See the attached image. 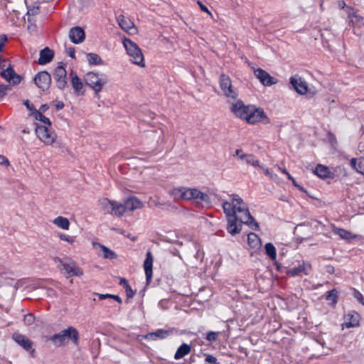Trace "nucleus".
I'll list each match as a JSON object with an SVG mask.
<instances>
[{"label": "nucleus", "mask_w": 364, "mask_h": 364, "mask_svg": "<svg viewBox=\"0 0 364 364\" xmlns=\"http://www.w3.org/2000/svg\"><path fill=\"white\" fill-rule=\"evenodd\" d=\"M222 206L228 222L227 230L230 235L240 233L242 224L254 230L259 228L258 223L250 215L247 205L239 195H229V200H223Z\"/></svg>", "instance_id": "obj_1"}, {"label": "nucleus", "mask_w": 364, "mask_h": 364, "mask_svg": "<svg viewBox=\"0 0 364 364\" xmlns=\"http://www.w3.org/2000/svg\"><path fill=\"white\" fill-rule=\"evenodd\" d=\"M230 110L237 117L245 119L250 124L260 122L265 116L263 109L252 105H245L240 100L232 104Z\"/></svg>", "instance_id": "obj_2"}, {"label": "nucleus", "mask_w": 364, "mask_h": 364, "mask_svg": "<svg viewBox=\"0 0 364 364\" xmlns=\"http://www.w3.org/2000/svg\"><path fill=\"white\" fill-rule=\"evenodd\" d=\"M122 44L129 56L130 61L141 68H144L146 65L144 57L138 45L127 38L122 40Z\"/></svg>", "instance_id": "obj_3"}, {"label": "nucleus", "mask_w": 364, "mask_h": 364, "mask_svg": "<svg viewBox=\"0 0 364 364\" xmlns=\"http://www.w3.org/2000/svg\"><path fill=\"white\" fill-rule=\"evenodd\" d=\"M84 80L86 85L92 88L95 95H97L103 87L107 84L108 77L102 73L89 72L85 75Z\"/></svg>", "instance_id": "obj_4"}, {"label": "nucleus", "mask_w": 364, "mask_h": 364, "mask_svg": "<svg viewBox=\"0 0 364 364\" xmlns=\"http://www.w3.org/2000/svg\"><path fill=\"white\" fill-rule=\"evenodd\" d=\"M0 75L13 85L19 84L21 80V77L16 73L7 59H0Z\"/></svg>", "instance_id": "obj_5"}, {"label": "nucleus", "mask_w": 364, "mask_h": 364, "mask_svg": "<svg viewBox=\"0 0 364 364\" xmlns=\"http://www.w3.org/2000/svg\"><path fill=\"white\" fill-rule=\"evenodd\" d=\"M66 340H71L75 345L78 343L79 333L75 328L70 326L51 337V341L59 346L63 345Z\"/></svg>", "instance_id": "obj_6"}, {"label": "nucleus", "mask_w": 364, "mask_h": 364, "mask_svg": "<svg viewBox=\"0 0 364 364\" xmlns=\"http://www.w3.org/2000/svg\"><path fill=\"white\" fill-rule=\"evenodd\" d=\"M220 87L223 94L228 99L235 100L238 96V90L232 83L230 77L225 75H220Z\"/></svg>", "instance_id": "obj_7"}, {"label": "nucleus", "mask_w": 364, "mask_h": 364, "mask_svg": "<svg viewBox=\"0 0 364 364\" xmlns=\"http://www.w3.org/2000/svg\"><path fill=\"white\" fill-rule=\"evenodd\" d=\"M57 261L60 263L61 270H64L68 277H80L83 274V271L76 264L75 262L70 257L63 259L58 258Z\"/></svg>", "instance_id": "obj_8"}, {"label": "nucleus", "mask_w": 364, "mask_h": 364, "mask_svg": "<svg viewBox=\"0 0 364 364\" xmlns=\"http://www.w3.org/2000/svg\"><path fill=\"white\" fill-rule=\"evenodd\" d=\"M35 131L37 137L45 144L50 145L53 144L56 139L57 136L55 132L51 130L50 127L48 125L37 124Z\"/></svg>", "instance_id": "obj_9"}, {"label": "nucleus", "mask_w": 364, "mask_h": 364, "mask_svg": "<svg viewBox=\"0 0 364 364\" xmlns=\"http://www.w3.org/2000/svg\"><path fill=\"white\" fill-rule=\"evenodd\" d=\"M53 77L57 87L63 90L67 85V71L63 63H60L53 73Z\"/></svg>", "instance_id": "obj_10"}, {"label": "nucleus", "mask_w": 364, "mask_h": 364, "mask_svg": "<svg viewBox=\"0 0 364 364\" xmlns=\"http://www.w3.org/2000/svg\"><path fill=\"white\" fill-rule=\"evenodd\" d=\"M188 200H193L197 203H208L210 202L209 196L196 188H188Z\"/></svg>", "instance_id": "obj_11"}, {"label": "nucleus", "mask_w": 364, "mask_h": 364, "mask_svg": "<svg viewBox=\"0 0 364 364\" xmlns=\"http://www.w3.org/2000/svg\"><path fill=\"white\" fill-rule=\"evenodd\" d=\"M36 85L43 91L47 90L51 83V77L48 72L43 71L38 73L35 78Z\"/></svg>", "instance_id": "obj_12"}, {"label": "nucleus", "mask_w": 364, "mask_h": 364, "mask_svg": "<svg viewBox=\"0 0 364 364\" xmlns=\"http://www.w3.org/2000/svg\"><path fill=\"white\" fill-rule=\"evenodd\" d=\"M254 74L264 86H271L277 83V80L274 77L261 68L254 69Z\"/></svg>", "instance_id": "obj_13"}, {"label": "nucleus", "mask_w": 364, "mask_h": 364, "mask_svg": "<svg viewBox=\"0 0 364 364\" xmlns=\"http://www.w3.org/2000/svg\"><path fill=\"white\" fill-rule=\"evenodd\" d=\"M290 83L300 95H304L308 91L307 82L298 75H295L290 78Z\"/></svg>", "instance_id": "obj_14"}, {"label": "nucleus", "mask_w": 364, "mask_h": 364, "mask_svg": "<svg viewBox=\"0 0 364 364\" xmlns=\"http://www.w3.org/2000/svg\"><path fill=\"white\" fill-rule=\"evenodd\" d=\"M311 269V264L303 262L301 264H299L298 266L294 267L287 270V273L288 275L291 277H297L301 276L302 274L307 275L309 274Z\"/></svg>", "instance_id": "obj_15"}, {"label": "nucleus", "mask_w": 364, "mask_h": 364, "mask_svg": "<svg viewBox=\"0 0 364 364\" xmlns=\"http://www.w3.org/2000/svg\"><path fill=\"white\" fill-rule=\"evenodd\" d=\"M69 38L70 41L75 44L82 43L85 38L84 30L80 26L70 28L69 31Z\"/></svg>", "instance_id": "obj_16"}, {"label": "nucleus", "mask_w": 364, "mask_h": 364, "mask_svg": "<svg viewBox=\"0 0 364 364\" xmlns=\"http://www.w3.org/2000/svg\"><path fill=\"white\" fill-rule=\"evenodd\" d=\"M234 156H237L239 159L245 161L247 164L254 167L259 166V161L254 155L244 154L242 150L240 149L235 151Z\"/></svg>", "instance_id": "obj_17"}, {"label": "nucleus", "mask_w": 364, "mask_h": 364, "mask_svg": "<svg viewBox=\"0 0 364 364\" xmlns=\"http://www.w3.org/2000/svg\"><path fill=\"white\" fill-rule=\"evenodd\" d=\"M146 256V257L144 262V268L146 274V283L149 284L152 278V267L154 259L151 252H148Z\"/></svg>", "instance_id": "obj_18"}, {"label": "nucleus", "mask_w": 364, "mask_h": 364, "mask_svg": "<svg viewBox=\"0 0 364 364\" xmlns=\"http://www.w3.org/2000/svg\"><path fill=\"white\" fill-rule=\"evenodd\" d=\"M188 188L184 186L173 188L170 193L175 200H188Z\"/></svg>", "instance_id": "obj_19"}, {"label": "nucleus", "mask_w": 364, "mask_h": 364, "mask_svg": "<svg viewBox=\"0 0 364 364\" xmlns=\"http://www.w3.org/2000/svg\"><path fill=\"white\" fill-rule=\"evenodd\" d=\"M13 339L25 350H30L32 348L33 343L24 335L18 333H14L12 336Z\"/></svg>", "instance_id": "obj_20"}, {"label": "nucleus", "mask_w": 364, "mask_h": 364, "mask_svg": "<svg viewBox=\"0 0 364 364\" xmlns=\"http://www.w3.org/2000/svg\"><path fill=\"white\" fill-rule=\"evenodd\" d=\"M124 207L127 211H133L136 209H141L143 207L142 202L135 196H131L124 200Z\"/></svg>", "instance_id": "obj_21"}, {"label": "nucleus", "mask_w": 364, "mask_h": 364, "mask_svg": "<svg viewBox=\"0 0 364 364\" xmlns=\"http://www.w3.org/2000/svg\"><path fill=\"white\" fill-rule=\"evenodd\" d=\"M360 316L356 312H350L346 316V321L342 324L343 328L355 327L359 325Z\"/></svg>", "instance_id": "obj_22"}, {"label": "nucleus", "mask_w": 364, "mask_h": 364, "mask_svg": "<svg viewBox=\"0 0 364 364\" xmlns=\"http://www.w3.org/2000/svg\"><path fill=\"white\" fill-rule=\"evenodd\" d=\"M53 56V50L46 47L41 50L38 63L40 65H46L52 60Z\"/></svg>", "instance_id": "obj_23"}, {"label": "nucleus", "mask_w": 364, "mask_h": 364, "mask_svg": "<svg viewBox=\"0 0 364 364\" xmlns=\"http://www.w3.org/2000/svg\"><path fill=\"white\" fill-rule=\"evenodd\" d=\"M171 333L170 331L164 329H157L154 332L149 333L144 336V338L146 340L156 341L158 339H164L168 337Z\"/></svg>", "instance_id": "obj_24"}, {"label": "nucleus", "mask_w": 364, "mask_h": 364, "mask_svg": "<svg viewBox=\"0 0 364 364\" xmlns=\"http://www.w3.org/2000/svg\"><path fill=\"white\" fill-rule=\"evenodd\" d=\"M70 77L71 83L75 93L77 95L83 94V83L81 79L75 73H71Z\"/></svg>", "instance_id": "obj_25"}, {"label": "nucleus", "mask_w": 364, "mask_h": 364, "mask_svg": "<svg viewBox=\"0 0 364 364\" xmlns=\"http://www.w3.org/2000/svg\"><path fill=\"white\" fill-rule=\"evenodd\" d=\"M191 350V348L190 345H188L187 343H183L178 348V349L174 355V359L179 360V359L183 358L184 356H186L190 353Z\"/></svg>", "instance_id": "obj_26"}, {"label": "nucleus", "mask_w": 364, "mask_h": 364, "mask_svg": "<svg viewBox=\"0 0 364 364\" xmlns=\"http://www.w3.org/2000/svg\"><path fill=\"white\" fill-rule=\"evenodd\" d=\"M333 231H334V233L338 235L341 239H343V240H346L348 241L353 240L358 237V235H353L350 232H349L346 230L342 229V228H336L334 229Z\"/></svg>", "instance_id": "obj_27"}, {"label": "nucleus", "mask_w": 364, "mask_h": 364, "mask_svg": "<svg viewBox=\"0 0 364 364\" xmlns=\"http://www.w3.org/2000/svg\"><path fill=\"white\" fill-rule=\"evenodd\" d=\"M247 242L250 247L252 249L257 250L261 247V240L259 236L254 232L248 234Z\"/></svg>", "instance_id": "obj_28"}, {"label": "nucleus", "mask_w": 364, "mask_h": 364, "mask_svg": "<svg viewBox=\"0 0 364 364\" xmlns=\"http://www.w3.org/2000/svg\"><path fill=\"white\" fill-rule=\"evenodd\" d=\"M53 223L55 225L59 228H61L65 230H69L70 228V221L68 218L63 216H58L53 220Z\"/></svg>", "instance_id": "obj_29"}, {"label": "nucleus", "mask_w": 364, "mask_h": 364, "mask_svg": "<svg viewBox=\"0 0 364 364\" xmlns=\"http://www.w3.org/2000/svg\"><path fill=\"white\" fill-rule=\"evenodd\" d=\"M113 203L114 200H109L107 198H102L99 200V205L105 213L112 214Z\"/></svg>", "instance_id": "obj_30"}, {"label": "nucleus", "mask_w": 364, "mask_h": 364, "mask_svg": "<svg viewBox=\"0 0 364 364\" xmlns=\"http://www.w3.org/2000/svg\"><path fill=\"white\" fill-rule=\"evenodd\" d=\"M350 166L355 169L358 173L364 175V160L362 159H355L353 158L350 160Z\"/></svg>", "instance_id": "obj_31"}, {"label": "nucleus", "mask_w": 364, "mask_h": 364, "mask_svg": "<svg viewBox=\"0 0 364 364\" xmlns=\"http://www.w3.org/2000/svg\"><path fill=\"white\" fill-rule=\"evenodd\" d=\"M127 209L124 207V203H122L114 200L113 211H112V215L121 217L125 213Z\"/></svg>", "instance_id": "obj_32"}, {"label": "nucleus", "mask_w": 364, "mask_h": 364, "mask_svg": "<svg viewBox=\"0 0 364 364\" xmlns=\"http://www.w3.org/2000/svg\"><path fill=\"white\" fill-rule=\"evenodd\" d=\"M86 58L90 65H98L104 64L103 60H102L100 56L97 53H87L86 55Z\"/></svg>", "instance_id": "obj_33"}, {"label": "nucleus", "mask_w": 364, "mask_h": 364, "mask_svg": "<svg viewBox=\"0 0 364 364\" xmlns=\"http://www.w3.org/2000/svg\"><path fill=\"white\" fill-rule=\"evenodd\" d=\"M36 120L42 122L44 125L51 127V122L50 119L44 116L39 110H35L33 113L30 114Z\"/></svg>", "instance_id": "obj_34"}, {"label": "nucleus", "mask_w": 364, "mask_h": 364, "mask_svg": "<svg viewBox=\"0 0 364 364\" xmlns=\"http://www.w3.org/2000/svg\"><path fill=\"white\" fill-rule=\"evenodd\" d=\"M266 255L272 260H275L277 258V250L274 245L271 242L266 243L264 245Z\"/></svg>", "instance_id": "obj_35"}, {"label": "nucleus", "mask_w": 364, "mask_h": 364, "mask_svg": "<svg viewBox=\"0 0 364 364\" xmlns=\"http://www.w3.org/2000/svg\"><path fill=\"white\" fill-rule=\"evenodd\" d=\"M314 173L316 174L318 177L324 178L328 177L329 171L327 167L319 164L316 167Z\"/></svg>", "instance_id": "obj_36"}, {"label": "nucleus", "mask_w": 364, "mask_h": 364, "mask_svg": "<svg viewBox=\"0 0 364 364\" xmlns=\"http://www.w3.org/2000/svg\"><path fill=\"white\" fill-rule=\"evenodd\" d=\"M99 247L102 252V255H103L104 258L114 259L117 257L116 253L114 252H113L112 250H111L110 249H109L108 247H107L102 245H99Z\"/></svg>", "instance_id": "obj_37"}, {"label": "nucleus", "mask_w": 364, "mask_h": 364, "mask_svg": "<svg viewBox=\"0 0 364 364\" xmlns=\"http://www.w3.org/2000/svg\"><path fill=\"white\" fill-rule=\"evenodd\" d=\"M118 21L121 28L127 31H129L134 28L133 23L129 20L126 19L124 17L119 18Z\"/></svg>", "instance_id": "obj_38"}, {"label": "nucleus", "mask_w": 364, "mask_h": 364, "mask_svg": "<svg viewBox=\"0 0 364 364\" xmlns=\"http://www.w3.org/2000/svg\"><path fill=\"white\" fill-rule=\"evenodd\" d=\"M260 169H262L264 174L268 176L272 180H275L277 178V174L272 172L268 168L264 167L263 165H260L259 166H257Z\"/></svg>", "instance_id": "obj_39"}, {"label": "nucleus", "mask_w": 364, "mask_h": 364, "mask_svg": "<svg viewBox=\"0 0 364 364\" xmlns=\"http://www.w3.org/2000/svg\"><path fill=\"white\" fill-rule=\"evenodd\" d=\"M219 334L218 331H209L207 333L205 338L208 341L213 343L217 340Z\"/></svg>", "instance_id": "obj_40"}, {"label": "nucleus", "mask_w": 364, "mask_h": 364, "mask_svg": "<svg viewBox=\"0 0 364 364\" xmlns=\"http://www.w3.org/2000/svg\"><path fill=\"white\" fill-rule=\"evenodd\" d=\"M349 9L351 11H349L348 13V17L350 20V21L353 23H358L359 22L360 20H362V17L358 16V15H356L354 11H353V9L351 8H349Z\"/></svg>", "instance_id": "obj_41"}, {"label": "nucleus", "mask_w": 364, "mask_h": 364, "mask_svg": "<svg viewBox=\"0 0 364 364\" xmlns=\"http://www.w3.org/2000/svg\"><path fill=\"white\" fill-rule=\"evenodd\" d=\"M35 321V317L32 314H27L24 316L23 322L26 325H32Z\"/></svg>", "instance_id": "obj_42"}, {"label": "nucleus", "mask_w": 364, "mask_h": 364, "mask_svg": "<svg viewBox=\"0 0 364 364\" xmlns=\"http://www.w3.org/2000/svg\"><path fill=\"white\" fill-rule=\"evenodd\" d=\"M327 296H326V299L327 300H331L332 301L333 303H336V298H337V291L334 289L333 290H331L327 292Z\"/></svg>", "instance_id": "obj_43"}, {"label": "nucleus", "mask_w": 364, "mask_h": 364, "mask_svg": "<svg viewBox=\"0 0 364 364\" xmlns=\"http://www.w3.org/2000/svg\"><path fill=\"white\" fill-rule=\"evenodd\" d=\"M38 13V6L28 7L27 14H26V15L28 16V21H31L29 16H35Z\"/></svg>", "instance_id": "obj_44"}, {"label": "nucleus", "mask_w": 364, "mask_h": 364, "mask_svg": "<svg viewBox=\"0 0 364 364\" xmlns=\"http://www.w3.org/2000/svg\"><path fill=\"white\" fill-rule=\"evenodd\" d=\"M58 237H60V239L61 240H63V241H66L70 244L73 243L75 240H74V237H70L69 235H67L65 234H63V233H60L58 235Z\"/></svg>", "instance_id": "obj_45"}, {"label": "nucleus", "mask_w": 364, "mask_h": 364, "mask_svg": "<svg viewBox=\"0 0 364 364\" xmlns=\"http://www.w3.org/2000/svg\"><path fill=\"white\" fill-rule=\"evenodd\" d=\"M23 105L26 108L31 111V113H33L35 110H37L30 100H26L23 102Z\"/></svg>", "instance_id": "obj_46"}, {"label": "nucleus", "mask_w": 364, "mask_h": 364, "mask_svg": "<svg viewBox=\"0 0 364 364\" xmlns=\"http://www.w3.org/2000/svg\"><path fill=\"white\" fill-rule=\"evenodd\" d=\"M10 90V87L6 85H0V97L6 95V92Z\"/></svg>", "instance_id": "obj_47"}, {"label": "nucleus", "mask_w": 364, "mask_h": 364, "mask_svg": "<svg viewBox=\"0 0 364 364\" xmlns=\"http://www.w3.org/2000/svg\"><path fill=\"white\" fill-rule=\"evenodd\" d=\"M125 291H126V295H127V297L129 298V299H131L132 298L134 294H135V291H134L131 287V286H127L126 288H125Z\"/></svg>", "instance_id": "obj_48"}, {"label": "nucleus", "mask_w": 364, "mask_h": 364, "mask_svg": "<svg viewBox=\"0 0 364 364\" xmlns=\"http://www.w3.org/2000/svg\"><path fill=\"white\" fill-rule=\"evenodd\" d=\"M354 296H355V298L357 299L358 301H359L360 303H362L364 305V298H363V294L360 292H359L358 291H355Z\"/></svg>", "instance_id": "obj_49"}, {"label": "nucleus", "mask_w": 364, "mask_h": 364, "mask_svg": "<svg viewBox=\"0 0 364 364\" xmlns=\"http://www.w3.org/2000/svg\"><path fill=\"white\" fill-rule=\"evenodd\" d=\"M205 361L209 363L215 364L217 363V358L212 355H207L205 357Z\"/></svg>", "instance_id": "obj_50"}, {"label": "nucleus", "mask_w": 364, "mask_h": 364, "mask_svg": "<svg viewBox=\"0 0 364 364\" xmlns=\"http://www.w3.org/2000/svg\"><path fill=\"white\" fill-rule=\"evenodd\" d=\"M46 294L49 297H55L57 296L56 291L53 289H46Z\"/></svg>", "instance_id": "obj_51"}, {"label": "nucleus", "mask_w": 364, "mask_h": 364, "mask_svg": "<svg viewBox=\"0 0 364 364\" xmlns=\"http://www.w3.org/2000/svg\"><path fill=\"white\" fill-rule=\"evenodd\" d=\"M0 164L4 165V166H9V161L7 158H6L4 156L0 155Z\"/></svg>", "instance_id": "obj_52"}, {"label": "nucleus", "mask_w": 364, "mask_h": 364, "mask_svg": "<svg viewBox=\"0 0 364 364\" xmlns=\"http://www.w3.org/2000/svg\"><path fill=\"white\" fill-rule=\"evenodd\" d=\"M6 40H7V38L6 36H0V51L3 49Z\"/></svg>", "instance_id": "obj_53"}, {"label": "nucleus", "mask_w": 364, "mask_h": 364, "mask_svg": "<svg viewBox=\"0 0 364 364\" xmlns=\"http://www.w3.org/2000/svg\"><path fill=\"white\" fill-rule=\"evenodd\" d=\"M198 4L200 6V8L203 11L206 12V13L209 14L210 15H211V13L210 12L208 9L205 5H203L200 1H198Z\"/></svg>", "instance_id": "obj_54"}, {"label": "nucleus", "mask_w": 364, "mask_h": 364, "mask_svg": "<svg viewBox=\"0 0 364 364\" xmlns=\"http://www.w3.org/2000/svg\"><path fill=\"white\" fill-rule=\"evenodd\" d=\"M119 285L123 286L124 289H125L127 286H129V284H128V282H127V279H124V278H120Z\"/></svg>", "instance_id": "obj_55"}, {"label": "nucleus", "mask_w": 364, "mask_h": 364, "mask_svg": "<svg viewBox=\"0 0 364 364\" xmlns=\"http://www.w3.org/2000/svg\"><path fill=\"white\" fill-rule=\"evenodd\" d=\"M279 169L287 176L288 179L291 178V175L287 171L286 168H282L279 167Z\"/></svg>", "instance_id": "obj_56"}, {"label": "nucleus", "mask_w": 364, "mask_h": 364, "mask_svg": "<svg viewBox=\"0 0 364 364\" xmlns=\"http://www.w3.org/2000/svg\"><path fill=\"white\" fill-rule=\"evenodd\" d=\"M68 53V55L70 58H75V49L73 48H69Z\"/></svg>", "instance_id": "obj_57"}, {"label": "nucleus", "mask_w": 364, "mask_h": 364, "mask_svg": "<svg viewBox=\"0 0 364 364\" xmlns=\"http://www.w3.org/2000/svg\"><path fill=\"white\" fill-rule=\"evenodd\" d=\"M112 294H100L99 296V298L100 299H106V298H108V297H111L112 298Z\"/></svg>", "instance_id": "obj_58"}, {"label": "nucleus", "mask_w": 364, "mask_h": 364, "mask_svg": "<svg viewBox=\"0 0 364 364\" xmlns=\"http://www.w3.org/2000/svg\"><path fill=\"white\" fill-rule=\"evenodd\" d=\"M64 107V104L61 102H59L57 105H56V107L58 109H63Z\"/></svg>", "instance_id": "obj_59"}, {"label": "nucleus", "mask_w": 364, "mask_h": 364, "mask_svg": "<svg viewBox=\"0 0 364 364\" xmlns=\"http://www.w3.org/2000/svg\"><path fill=\"white\" fill-rule=\"evenodd\" d=\"M112 298L114 299L116 301H117L119 303H122V299L119 296L117 295H112Z\"/></svg>", "instance_id": "obj_60"}, {"label": "nucleus", "mask_w": 364, "mask_h": 364, "mask_svg": "<svg viewBox=\"0 0 364 364\" xmlns=\"http://www.w3.org/2000/svg\"><path fill=\"white\" fill-rule=\"evenodd\" d=\"M289 180H291L292 181V183L295 187H299V184L297 183V182L295 181V179L293 177H291V178H289Z\"/></svg>", "instance_id": "obj_61"}, {"label": "nucleus", "mask_w": 364, "mask_h": 364, "mask_svg": "<svg viewBox=\"0 0 364 364\" xmlns=\"http://www.w3.org/2000/svg\"><path fill=\"white\" fill-rule=\"evenodd\" d=\"M47 109H48V106L46 105H43L41 107V110H42L43 112L46 111Z\"/></svg>", "instance_id": "obj_62"}, {"label": "nucleus", "mask_w": 364, "mask_h": 364, "mask_svg": "<svg viewBox=\"0 0 364 364\" xmlns=\"http://www.w3.org/2000/svg\"><path fill=\"white\" fill-rule=\"evenodd\" d=\"M339 6L341 7V8H344V6H346V4L344 1H341L339 3Z\"/></svg>", "instance_id": "obj_63"}, {"label": "nucleus", "mask_w": 364, "mask_h": 364, "mask_svg": "<svg viewBox=\"0 0 364 364\" xmlns=\"http://www.w3.org/2000/svg\"><path fill=\"white\" fill-rule=\"evenodd\" d=\"M296 188H299L300 191H305L304 188L302 186H301L300 185H299V187H296Z\"/></svg>", "instance_id": "obj_64"}]
</instances>
